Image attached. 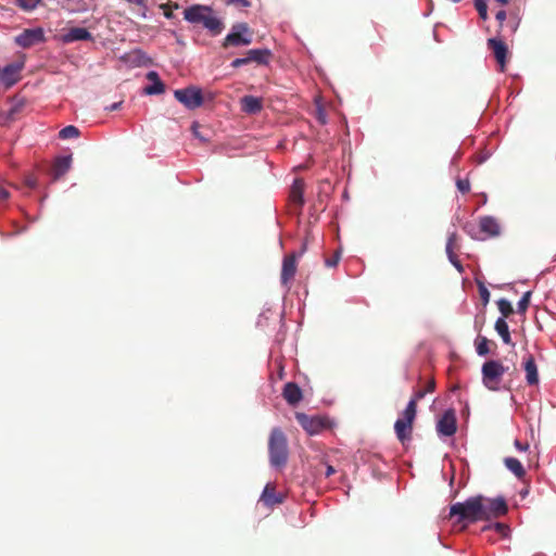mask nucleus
Returning <instances> with one entry per match:
<instances>
[{"mask_svg":"<svg viewBox=\"0 0 556 556\" xmlns=\"http://www.w3.org/2000/svg\"><path fill=\"white\" fill-rule=\"evenodd\" d=\"M528 494V491H522L521 495L526 496Z\"/></svg>","mask_w":556,"mask_h":556,"instance_id":"60","label":"nucleus"},{"mask_svg":"<svg viewBox=\"0 0 556 556\" xmlns=\"http://www.w3.org/2000/svg\"><path fill=\"white\" fill-rule=\"evenodd\" d=\"M27 184H28V186H29L30 188H35V187H36V181H35V180H33V179H28Z\"/></svg>","mask_w":556,"mask_h":556,"instance_id":"55","label":"nucleus"},{"mask_svg":"<svg viewBox=\"0 0 556 556\" xmlns=\"http://www.w3.org/2000/svg\"><path fill=\"white\" fill-rule=\"evenodd\" d=\"M296 271V256L295 254L288 255L282 261L281 269V283L286 285L292 279Z\"/></svg>","mask_w":556,"mask_h":556,"instance_id":"18","label":"nucleus"},{"mask_svg":"<svg viewBox=\"0 0 556 556\" xmlns=\"http://www.w3.org/2000/svg\"><path fill=\"white\" fill-rule=\"evenodd\" d=\"M531 294H532L531 291H527L522 294V296L520 298V300L517 303V313L518 314L523 315L527 312V308L529 307V304H530Z\"/></svg>","mask_w":556,"mask_h":556,"instance_id":"31","label":"nucleus"},{"mask_svg":"<svg viewBox=\"0 0 556 556\" xmlns=\"http://www.w3.org/2000/svg\"><path fill=\"white\" fill-rule=\"evenodd\" d=\"M334 472V469L332 466H328L326 470V476L329 477Z\"/></svg>","mask_w":556,"mask_h":556,"instance_id":"53","label":"nucleus"},{"mask_svg":"<svg viewBox=\"0 0 556 556\" xmlns=\"http://www.w3.org/2000/svg\"><path fill=\"white\" fill-rule=\"evenodd\" d=\"M507 369L508 368L503 366V364L498 361L491 359L485 362L481 368L483 384L489 390L496 391L498 388L495 386V383L500 381Z\"/></svg>","mask_w":556,"mask_h":556,"instance_id":"6","label":"nucleus"},{"mask_svg":"<svg viewBox=\"0 0 556 556\" xmlns=\"http://www.w3.org/2000/svg\"><path fill=\"white\" fill-rule=\"evenodd\" d=\"M456 237H457V235L455 231H452L448 233L445 252H446L450 263L457 269L458 273L462 274V273H464V266L462 265L460 261L457 258V256L455 255V253L453 251V247L456 241Z\"/></svg>","mask_w":556,"mask_h":556,"instance_id":"19","label":"nucleus"},{"mask_svg":"<svg viewBox=\"0 0 556 556\" xmlns=\"http://www.w3.org/2000/svg\"><path fill=\"white\" fill-rule=\"evenodd\" d=\"M481 520L496 519L508 513V505L504 496L486 497L482 495Z\"/></svg>","mask_w":556,"mask_h":556,"instance_id":"5","label":"nucleus"},{"mask_svg":"<svg viewBox=\"0 0 556 556\" xmlns=\"http://www.w3.org/2000/svg\"><path fill=\"white\" fill-rule=\"evenodd\" d=\"M482 495L470 496L464 502H457L450 507L451 518L457 523L471 525L481 521Z\"/></svg>","mask_w":556,"mask_h":556,"instance_id":"3","label":"nucleus"},{"mask_svg":"<svg viewBox=\"0 0 556 556\" xmlns=\"http://www.w3.org/2000/svg\"><path fill=\"white\" fill-rule=\"evenodd\" d=\"M497 306H498V309L502 314L501 317H507L509 316L513 312H514V308H513V305L510 303V301H508L507 299H500L497 301Z\"/></svg>","mask_w":556,"mask_h":556,"instance_id":"33","label":"nucleus"},{"mask_svg":"<svg viewBox=\"0 0 556 556\" xmlns=\"http://www.w3.org/2000/svg\"><path fill=\"white\" fill-rule=\"evenodd\" d=\"M184 20L191 25H201L212 36L219 35L224 29V23L211 5L191 4L184 12Z\"/></svg>","mask_w":556,"mask_h":556,"instance_id":"1","label":"nucleus"},{"mask_svg":"<svg viewBox=\"0 0 556 556\" xmlns=\"http://www.w3.org/2000/svg\"><path fill=\"white\" fill-rule=\"evenodd\" d=\"M249 62H255L260 65H268L271 51L268 48L251 49L247 52Z\"/></svg>","mask_w":556,"mask_h":556,"instance_id":"21","label":"nucleus"},{"mask_svg":"<svg viewBox=\"0 0 556 556\" xmlns=\"http://www.w3.org/2000/svg\"><path fill=\"white\" fill-rule=\"evenodd\" d=\"M456 187L462 193H466L470 190V182L468 179L458 178L456 180Z\"/></svg>","mask_w":556,"mask_h":556,"instance_id":"40","label":"nucleus"},{"mask_svg":"<svg viewBox=\"0 0 556 556\" xmlns=\"http://www.w3.org/2000/svg\"><path fill=\"white\" fill-rule=\"evenodd\" d=\"M494 328L505 344L515 346V343L511 341L508 324L504 317L496 319Z\"/></svg>","mask_w":556,"mask_h":556,"instance_id":"26","label":"nucleus"},{"mask_svg":"<svg viewBox=\"0 0 556 556\" xmlns=\"http://www.w3.org/2000/svg\"><path fill=\"white\" fill-rule=\"evenodd\" d=\"M491 529H494L496 532H498L503 535H505L509 530L508 527L503 522H493V523H489V525L484 526L482 528V531H488Z\"/></svg>","mask_w":556,"mask_h":556,"instance_id":"38","label":"nucleus"},{"mask_svg":"<svg viewBox=\"0 0 556 556\" xmlns=\"http://www.w3.org/2000/svg\"><path fill=\"white\" fill-rule=\"evenodd\" d=\"M23 68L22 63H10L0 68V83L4 85L5 88H11L14 86L20 79V73Z\"/></svg>","mask_w":556,"mask_h":556,"instance_id":"13","label":"nucleus"},{"mask_svg":"<svg viewBox=\"0 0 556 556\" xmlns=\"http://www.w3.org/2000/svg\"><path fill=\"white\" fill-rule=\"evenodd\" d=\"M9 198V191L0 184V200Z\"/></svg>","mask_w":556,"mask_h":556,"instance_id":"50","label":"nucleus"},{"mask_svg":"<svg viewBox=\"0 0 556 556\" xmlns=\"http://www.w3.org/2000/svg\"><path fill=\"white\" fill-rule=\"evenodd\" d=\"M72 165V155H62L58 157L52 167L53 179H59L68 172Z\"/></svg>","mask_w":556,"mask_h":556,"instance_id":"23","label":"nucleus"},{"mask_svg":"<svg viewBox=\"0 0 556 556\" xmlns=\"http://www.w3.org/2000/svg\"><path fill=\"white\" fill-rule=\"evenodd\" d=\"M147 78L151 81L150 85L146 86L143 93L148 96L161 94L165 91V84L160 78V75L155 71H150L147 74Z\"/></svg>","mask_w":556,"mask_h":556,"instance_id":"14","label":"nucleus"},{"mask_svg":"<svg viewBox=\"0 0 556 556\" xmlns=\"http://www.w3.org/2000/svg\"><path fill=\"white\" fill-rule=\"evenodd\" d=\"M121 59L131 67H149L153 64L152 58L139 48L125 53Z\"/></svg>","mask_w":556,"mask_h":556,"instance_id":"11","label":"nucleus"},{"mask_svg":"<svg viewBox=\"0 0 556 556\" xmlns=\"http://www.w3.org/2000/svg\"><path fill=\"white\" fill-rule=\"evenodd\" d=\"M289 459V446L286 433L280 427L271 429L268 438L269 466L275 470H282Z\"/></svg>","mask_w":556,"mask_h":556,"instance_id":"2","label":"nucleus"},{"mask_svg":"<svg viewBox=\"0 0 556 556\" xmlns=\"http://www.w3.org/2000/svg\"><path fill=\"white\" fill-rule=\"evenodd\" d=\"M417 413L415 400H409L397 420L413 425Z\"/></svg>","mask_w":556,"mask_h":556,"instance_id":"29","label":"nucleus"},{"mask_svg":"<svg viewBox=\"0 0 556 556\" xmlns=\"http://www.w3.org/2000/svg\"><path fill=\"white\" fill-rule=\"evenodd\" d=\"M488 47L493 51L494 58L498 64V70L501 73H504L506 70V61L508 48L506 43L498 38H489Z\"/></svg>","mask_w":556,"mask_h":556,"instance_id":"12","label":"nucleus"},{"mask_svg":"<svg viewBox=\"0 0 556 556\" xmlns=\"http://www.w3.org/2000/svg\"><path fill=\"white\" fill-rule=\"evenodd\" d=\"M295 418L301 427L311 435L319 433L326 427L324 419L318 416L296 413Z\"/></svg>","mask_w":556,"mask_h":556,"instance_id":"10","label":"nucleus"},{"mask_svg":"<svg viewBox=\"0 0 556 556\" xmlns=\"http://www.w3.org/2000/svg\"><path fill=\"white\" fill-rule=\"evenodd\" d=\"M515 447L518 451L523 452V451H527L529 448V444H522L519 440H516L515 441Z\"/></svg>","mask_w":556,"mask_h":556,"instance_id":"48","label":"nucleus"},{"mask_svg":"<svg viewBox=\"0 0 556 556\" xmlns=\"http://www.w3.org/2000/svg\"><path fill=\"white\" fill-rule=\"evenodd\" d=\"M304 188H305V184H304L303 179L295 178L293 180L291 190H290V199L293 202V204L296 205L299 208H302L305 203Z\"/></svg>","mask_w":556,"mask_h":556,"instance_id":"16","label":"nucleus"},{"mask_svg":"<svg viewBox=\"0 0 556 556\" xmlns=\"http://www.w3.org/2000/svg\"><path fill=\"white\" fill-rule=\"evenodd\" d=\"M249 63H250V62H249V60H248V56L245 55V56H243V58H237V59H235V60L230 63V66H231L232 68H238V67L243 66V65L249 64Z\"/></svg>","mask_w":556,"mask_h":556,"instance_id":"42","label":"nucleus"},{"mask_svg":"<svg viewBox=\"0 0 556 556\" xmlns=\"http://www.w3.org/2000/svg\"><path fill=\"white\" fill-rule=\"evenodd\" d=\"M129 3H136L140 7H146L144 0H127Z\"/></svg>","mask_w":556,"mask_h":556,"instance_id":"51","label":"nucleus"},{"mask_svg":"<svg viewBox=\"0 0 556 556\" xmlns=\"http://www.w3.org/2000/svg\"><path fill=\"white\" fill-rule=\"evenodd\" d=\"M227 4H239L243 8H249L251 2L249 0H225Z\"/></svg>","mask_w":556,"mask_h":556,"instance_id":"45","label":"nucleus"},{"mask_svg":"<svg viewBox=\"0 0 556 556\" xmlns=\"http://www.w3.org/2000/svg\"><path fill=\"white\" fill-rule=\"evenodd\" d=\"M92 39L93 37L91 33L84 27H73L62 36V41L64 43H71L75 41H89Z\"/></svg>","mask_w":556,"mask_h":556,"instance_id":"15","label":"nucleus"},{"mask_svg":"<svg viewBox=\"0 0 556 556\" xmlns=\"http://www.w3.org/2000/svg\"><path fill=\"white\" fill-rule=\"evenodd\" d=\"M476 10L478 11L479 17L482 21L489 18L486 0H473Z\"/></svg>","mask_w":556,"mask_h":556,"instance_id":"34","label":"nucleus"},{"mask_svg":"<svg viewBox=\"0 0 556 556\" xmlns=\"http://www.w3.org/2000/svg\"><path fill=\"white\" fill-rule=\"evenodd\" d=\"M340 257H341V252L340 251H337L332 257H329V258H326L325 260V265L327 267H336L340 261Z\"/></svg>","mask_w":556,"mask_h":556,"instance_id":"41","label":"nucleus"},{"mask_svg":"<svg viewBox=\"0 0 556 556\" xmlns=\"http://www.w3.org/2000/svg\"><path fill=\"white\" fill-rule=\"evenodd\" d=\"M79 135V129L74 125L65 126L59 131V137L63 140L77 138Z\"/></svg>","mask_w":556,"mask_h":556,"instance_id":"30","label":"nucleus"},{"mask_svg":"<svg viewBox=\"0 0 556 556\" xmlns=\"http://www.w3.org/2000/svg\"><path fill=\"white\" fill-rule=\"evenodd\" d=\"M521 17L518 12H510L509 20L507 23V27H509L511 33H515L520 25Z\"/></svg>","mask_w":556,"mask_h":556,"instance_id":"37","label":"nucleus"},{"mask_svg":"<svg viewBox=\"0 0 556 556\" xmlns=\"http://www.w3.org/2000/svg\"><path fill=\"white\" fill-rule=\"evenodd\" d=\"M253 41L252 33L249 25L244 22L235 23L230 31L226 35L222 42V47H245Z\"/></svg>","mask_w":556,"mask_h":556,"instance_id":"4","label":"nucleus"},{"mask_svg":"<svg viewBox=\"0 0 556 556\" xmlns=\"http://www.w3.org/2000/svg\"><path fill=\"white\" fill-rule=\"evenodd\" d=\"M282 395L290 405L294 406L302 400V390L295 382H287Z\"/></svg>","mask_w":556,"mask_h":556,"instance_id":"20","label":"nucleus"},{"mask_svg":"<svg viewBox=\"0 0 556 556\" xmlns=\"http://www.w3.org/2000/svg\"><path fill=\"white\" fill-rule=\"evenodd\" d=\"M425 391H427V393L429 392H432L434 390V383L431 382L426 389H424Z\"/></svg>","mask_w":556,"mask_h":556,"instance_id":"54","label":"nucleus"},{"mask_svg":"<svg viewBox=\"0 0 556 556\" xmlns=\"http://www.w3.org/2000/svg\"><path fill=\"white\" fill-rule=\"evenodd\" d=\"M198 127H199L198 123H195V122H194V123L192 124V126H191V129H192V134H193V136H194L195 138H198V139H199L200 141H202V142L207 141V139H206L205 137H203V136L199 132Z\"/></svg>","mask_w":556,"mask_h":556,"instance_id":"44","label":"nucleus"},{"mask_svg":"<svg viewBox=\"0 0 556 556\" xmlns=\"http://www.w3.org/2000/svg\"><path fill=\"white\" fill-rule=\"evenodd\" d=\"M476 351L479 356H485L490 353L489 341L485 337L479 338L476 345Z\"/></svg>","mask_w":556,"mask_h":556,"instance_id":"36","label":"nucleus"},{"mask_svg":"<svg viewBox=\"0 0 556 556\" xmlns=\"http://www.w3.org/2000/svg\"><path fill=\"white\" fill-rule=\"evenodd\" d=\"M261 500L264 502L266 506H274L276 504H280L283 502V496L280 493H277L274 488H270L268 484L264 488Z\"/></svg>","mask_w":556,"mask_h":556,"instance_id":"25","label":"nucleus"},{"mask_svg":"<svg viewBox=\"0 0 556 556\" xmlns=\"http://www.w3.org/2000/svg\"><path fill=\"white\" fill-rule=\"evenodd\" d=\"M495 1L501 3V4H507L508 3V0H495Z\"/></svg>","mask_w":556,"mask_h":556,"instance_id":"57","label":"nucleus"},{"mask_svg":"<svg viewBox=\"0 0 556 556\" xmlns=\"http://www.w3.org/2000/svg\"><path fill=\"white\" fill-rule=\"evenodd\" d=\"M490 157V153H485L483 155H481L478 160V162L481 164V163H484Z\"/></svg>","mask_w":556,"mask_h":556,"instance_id":"52","label":"nucleus"},{"mask_svg":"<svg viewBox=\"0 0 556 556\" xmlns=\"http://www.w3.org/2000/svg\"><path fill=\"white\" fill-rule=\"evenodd\" d=\"M523 368L526 371L527 383L529 386L538 384L539 383L538 366H536L534 357L532 355H528L527 359L523 363Z\"/></svg>","mask_w":556,"mask_h":556,"instance_id":"22","label":"nucleus"},{"mask_svg":"<svg viewBox=\"0 0 556 556\" xmlns=\"http://www.w3.org/2000/svg\"><path fill=\"white\" fill-rule=\"evenodd\" d=\"M507 17V13L505 10H500L496 15H495V18L500 22V28L502 29L503 28V23L504 21L506 20Z\"/></svg>","mask_w":556,"mask_h":556,"instance_id":"46","label":"nucleus"},{"mask_svg":"<svg viewBox=\"0 0 556 556\" xmlns=\"http://www.w3.org/2000/svg\"><path fill=\"white\" fill-rule=\"evenodd\" d=\"M14 40L18 47L28 49L35 45L46 42L45 30L41 27L26 28Z\"/></svg>","mask_w":556,"mask_h":556,"instance_id":"8","label":"nucleus"},{"mask_svg":"<svg viewBox=\"0 0 556 556\" xmlns=\"http://www.w3.org/2000/svg\"><path fill=\"white\" fill-rule=\"evenodd\" d=\"M426 394H427V391L418 390L410 400H415V404H416L417 401L424 399Z\"/></svg>","mask_w":556,"mask_h":556,"instance_id":"47","label":"nucleus"},{"mask_svg":"<svg viewBox=\"0 0 556 556\" xmlns=\"http://www.w3.org/2000/svg\"><path fill=\"white\" fill-rule=\"evenodd\" d=\"M262 101L254 96H244L241 99V109L248 114H255L262 110Z\"/></svg>","mask_w":556,"mask_h":556,"instance_id":"24","label":"nucleus"},{"mask_svg":"<svg viewBox=\"0 0 556 556\" xmlns=\"http://www.w3.org/2000/svg\"><path fill=\"white\" fill-rule=\"evenodd\" d=\"M412 427L413 425L403 422L401 420H395L394 422V431L396 434V438L401 443H405V441L410 439L412 434Z\"/></svg>","mask_w":556,"mask_h":556,"instance_id":"27","label":"nucleus"},{"mask_svg":"<svg viewBox=\"0 0 556 556\" xmlns=\"http://www.w3.org/2000/svg\"><path fill=\"white\" fill-rule=\"evenodd\" d=\"M480 230L489 237H497L501 232V227L495 217L485 215L480 217Z\"/></svg>","mask_w":556,"mask_h":556,"instance_id":"17","label":"nucleus"},{"mask_svg":"<svg viewBox=\"0 0 556 556\" xmlns=\"http://www.w3.org/2000/svg\"><path fill=\"white\" fill-rule=\"evenodd\" d=\"M41 0H14V4L26 12L35 10Z\"/></svg>","mask_w":556,"mask_h":556,"instance_id":"32","label":"nucleus"},{"mask_svg":"<svg viewBox=\"0 0 556 556\" xmlns=\"http://www.w3.org/2000/svg\"><path fill=\"white\" fill-rule=\"evenodd\" d=\"M456 431V413L453 408H447L443 412L441 418L437 422V432L440 437H452Z\"/></svg>","mask_w":556,"mask_h":556,"instance_id":"9","label":"nucleus"},{"mask_svg":"<svg viewBox=\"0 0 556 556\" xmlns=\"http://www.w3.org/2000/svg\"><path fill=\"white\" fill-rule=\"evenodd\" d=\"M122 104H123L122 101L114 102L111 105L106 106L105 110H108V111H115V110H118L122 106Z\"/></svg>","mask_w":556,"mask_h":556,"instance_id":"49","label":"nucleus"},{"mask_svg":"<svg viewBox=\"0 0 556 556\" xmlns=\"http://www.w3.org/2000/svg\"><path fill=\"white\" fill-rule=\"evenodd\" d=\"M433 38L435 41L440 42V39H439L435 30H433Z\"/></svg>","mask_w":556,"mask_h":556,"instance_id":"56","label":"nucleus"},{"mask_svg":"<svg viewBox=\"0 0 556 556\" xmlns=\"http://www.w3.org/2000/svg\"><path fill=\"white\" fill-rule=\"evenodd\" d=\"M506 468L511 471L517 478H522L526 475V470L516 457H506L504 459Z\"/></svg>","mask_w":556,"mask_h":556,"instance_id":"28","label":"nucleus"},{"mask_svg":"<svg viewBox=\"0 0 556 556\" xmlns=\"http://www.w3.org/2000/svg\"><path fill=\"white\" fill-rule=\"evenodd\" d=\"M305 250H306V245H305V244H303V247H302V249H301V251H300L299 255H302V254L304 253V251H305Z\"/></svg>","mask_w":556,"mask_h":556,"instance_id":"58","label":"nucleus"},{"mask_svg":"<svg viewBox=\"0 0 556 556\" xmlns=\"http://www.w3.org/2000/svg\"><path fill=\"white\" fill-rule=\"evenodd\" d=\"M174 97L188 110H195L204 102L202 90L194 86L176 89Z\"/></svg>","mask_w":556,"mask_h":556,"instance_id":"7","label":"nucleus"},{"mask_svg":"<svg viewBox=\"0 0 556 556\" xmlns=\"http://www.w3.org/2000/svg\"><path fill=\"white\" fill-rule=\"evenodd\" d=\"M463 229L472 239H479L480 225L477 226L475 223L468 222L463 226Z\"/></svg>","mask_w":556,"mask_h":556,"instance_id":"35","label":"nucleus"},{"mask_svg":"<svg viewBox=\"0 0 556 556\" xmlns=\"http://www.w3.org/2000/svg\"><path fill=\"white\" fill-rule=\"evenodd\" d=\"M265 317V311H263L261 314H260V319Z\"/></svg>","mask_w":556,"mask_h":556,"instance_id":"59","label":"nucleus"},{"mask_svg":"<svg viewBox=\"0 0 556 556\" xmlns=\"http://www.w3.org/2000/svg\"><path fill=\"white\" fill-rule=\"evenodd\" d=\"M317 119L321 125L327 124V115L321 105L317 106Z\"/></svg>","mask_w":556,"mask_h":556,"instance_id":"43","label":"nucleus"},{"mask_svg":"<svg viewBox=\"0 0 556 556\" xmlns=\"http://www.w3.org/2000/svg\"><path fill=\"white\" fill-rule=\"evenodd\" d=\"M477 285H478L480 298H481L482 302L484 304H486L490 301V292L482 281H478Z\"/></svg>","mask_w":556,"mask_h":556,"instance_id":"39","label":"nucleus"}]
</instances>
